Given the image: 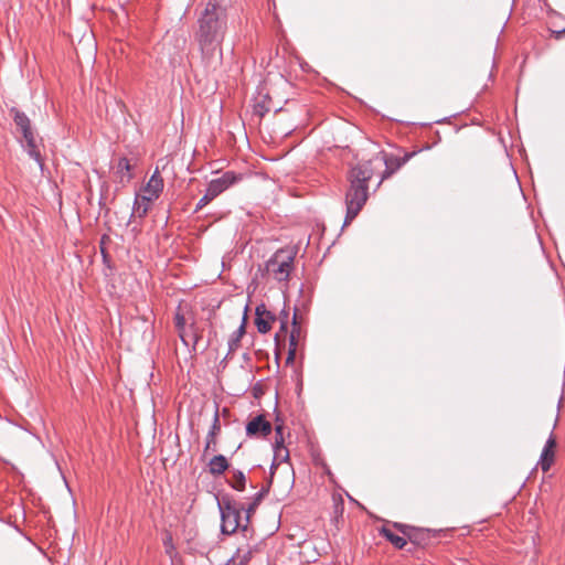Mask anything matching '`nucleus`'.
I'll return each instance as SVG.
<instances>
[{
	"label": "nucleus",
	"instance_id": "nucleus-1",
	"mask_svg": "<svg viewBox=\"0 0 565 565\" xmlns=\"http://www.w3.org/2000/svg\"><path fill=\"white\" fill-rule=\"evenodd\" d=\"M227 30V12L222 6L207 2L198 19L195 40L206 67L216 68L223 60L221 44Z\"/></svg>",
	"mask_w": 565,
	"mask_h": 565
},
{
	"label": "nucleus",
	"instance_id": "nucleus-2",
	"mask_svg": "<svg viewBox=\"0 0 565 565\" xmlns=\"http://www.w3.org/2000/svg\"><path fill=\"white\" fill-rule=\"evenodd\" d=\"M373 177L371 161H364L351 167L347 174L349 188L345 192L347 213L343 227L349 225L360 213L369 199V181Z\"/></svg>",
	"mask_w": 565,
	"mask_h": 565
},
{
	"label": "nucleus",
	"instance_id": "nucleus-3",
	"mask_svg": "<svg viewBox=\"0 0 565 565\" xmlns=\"http://www.w3.org/2000/svg\"><path fill=\"white\" fill-rule=\"evenodd\" d=\"M221 515V532L225 535L235 533L238 529L243 531L242 510L244 505L234 501L228 494L221 499L215 495Z\"/></svg>",
	"mask_w": 565,
	"mask_h": 565
},
{
	"label": "nucleus",
	"instance_id": "nucleus-4",
	"mask_svg": "<svg viewBox=\"0 0 565 565\" xmlns=\"http://www.w3.org/2000/svg\"><path fill=\"white\" fill-rule=\"evenodd\" d=\"M282 254L284 250H278L265 264L266 270L273 273L277 281L288 280L294 264L292 255L281 258Z\"/></svg>",
	"mask_w": 565,
	"mask_h": 565
},
{
	"label": "nucleus",
	"instance_id": "nucleus-5",
	"mask_svg": "<svg viewBox=\"0 0 565 565\" xmlns=\"http://www.w3.org/2000/svg\"><path fill=\"white\" fill-rule=\"evenodd\" d=\"M242 180V174L236 173L235 171H226L221 177L212 179L206 189L210 191V194H214L217 198L224 191L230 189L232 185L236 184Z\"/></svg>",
	"mask_w": 565,
	"mask_h": 565
},
{
	"label": "nucleus",
	"instance_id": "nucleus-6",
	"mask_svg": "<svg viewBox=\"0 0 565 565\" xmlns=\"http://www.w3.org/2000/svg\"><path fill=\"white\" fill-rule=\"evenodd\" d=\"M245 431L249 438H265L271 434L273 425L264 414H258L247 422Z\"/></svg>",
	"mask_w": 565,
	"mask_h": 565
},
{
	"label": "nucleus",
	"instance_id": "nucleus-7",
	"mask_svg": "<svg viewBox=\"0 0 565 565\" xmlns=\"http://www.w3.org/2000/svg\"><path fill=\"white\" fill-rule=\"evenodd\" d=\"M221 430V423H220V411L218 405L215 403V412L213 415V423L212 426L207 433L206 436V443L204 448V458L211 456L210 459H227L226 456L222 454H214L215 452V436Z\"/></svg>",
	"mask_w": 565,
	"mask_h": 565
},
{
	"label": "nucleus",
	"instance_id": "nucleus-8",
	"mask_svg": "<svg viewBox=\"0 0 565 565\" xmlns=\"http://www.w3.org/2000/svg\"><path fill=\"white\" fill-rule=\"evenodd\" d=\"M444 533V530H434L426 527H416L414 526L411 535H408V540L416 547L425 548L429 546L433 539H438Z\"/></svg>",
	"mask_w": 565,
	"mask_h": 565
},
{
	"label": "nucleus",
	"instance_id": "nucleus-9",
	"mask_svg": "<svg viewBox=\"0 0 565 565\" xmlns=\"http://www.w3.org/2000/svg\"><path fill=\"white\" fill-rule=\"evenodd\" d=\"M276 315L268 310L265 303L262 302L256 306L254 323L260 334L268 333L271 330V324L276 321Z\"/></svg>",
	"mask_w": 565,
	"mask_h": 565
},
{
	"label": "nucleus",
	"instance_id": "nucleus-10",
	"mask_svg": "<svg viewBox=\"0 0 565 565\" xmlns=\"http://www.w3.org/2000/svg\"><path fill=\"white\" fill-rule=\"evenodd\" d=\"M163 190V179L157 168L143 188L142 201H152L159 198Z\"/></svg>",
	"mask_w": 565,
	"mask_h": 565
},
{
	"label": "nucleus",
	"instance_id": "nucleus-11",
	"mask_svg": "<svg viewBox=\"0 0 565 565\" xmlns=\"http://www.w3.org/2000/svg\"><path fill=\"white\" fill-rule=\"evenodd\" d=\"M300 334H301V327H300V324L298 322L297 308H295L294 309V317H292V320H291V331H290V334H289L288 353H287V358H286V363L287 364H291L295 361L297 345H298V340L300 338Z\"/></svg>",
	"mask_w": 565,
	"mask_h": 565
},
{
	"label": "nucleus",
	"instance_id": "nucleus-12",
	"mask_svg": "<svg viewBox=\"0 0 565 565\" xmlns=\"http://www.w3.org/2000/svg\"><path fill=\"white\" fill-rule=\"evenodd\" d=\"M276 438L275 443L273 444V451L274 456L273 459H290V455L288 449L285 447L284 443V426L277 425L275 427Z\"/></svg>",
	"mask_w": 565,
	"mask_h": 565
},
{
	"label": "nucleus",
	"instance_id": "nucleus-13",
	"mask_svg": "<svg viewBox=\"0 0 565 565\" xmlns=\"http://www.w3.org/2000/svg\"><path fill=\"white\" fill-rule=\"evenodd\" d=\"M269 492V486L263 487L259 491H257L252 502L248 504L247 508L244 507V510L242 512H245V522L243 525V531H246L248 529V524L250 522L252 514L255 512L256 508L260 504L265 495Z\"/></svg>",
	"mask_w": 565,
	"mask_h": 565
},
{
	"label": "nucleus",
	"instance_id": "nucleus-14",
	"mask_svg": "<svg viewBox=\"0 0 565 565\" xmlns=\"http://www.w3.org/2000/svg\"><path fill=\"white\" fill-rule=\"evenodd\" d=\"M21 146L25 149L28 156L38 163L41 171H43L44 159L38 148L35 137L32 139L25 140L24 143L21 141Z\"/></svg>",
	"mask_w": 565,
	"mask_h": 565
},
{
	"label": "nucleus",
	"instance_id": "nucleus-15",
	"mask_svg": "<svg viewBox=\"0 0 565 565\" xmlns=\"http://www.w3.org/2000/svg\"><path fill=\"white\" fill-rule=\"evenodd\" d=\"M379 532L380 535L387 540L397 550H403L407 544V540L404 536L395 534L386 526H382Z\"/></svg>",
	"mask_w": 565,
	"mask_h": 565
},
{
	"label": "nucleus",
	"instance_id": "nucleus-16",
	"mask_svg": "<svg viewBox=\"0 0 565 565\" xmlns=\"http://www.w3.org/2000/svg\"><path fill=\"white\" fill-rule=\"evenodd\" d=\"M270 110L271 97L268 94L260 96V98L254 105V114L263 118Z\"/></svg>",
	"mask_w": 565,
	"mask_h": 565
},
{
	"label": "nucleus",
	"instance_id": "nucleus-17",
	"mask_svg": "<svg viewBox=\"0 0 565 565\" xmlns=\"http://www.w3.org/2000/svg\"><path fill=\"white\" fill-rule=\"evenodd\" d=\"M244 324H241L236 331H234L228 339V352L227 355H231L239 345V342L245 334Z\"/></svg>",
	"mask_w": 565,
	"mask_h": 565
},
{
	"label": "nucleus",
	"instance_id": "nucleus-18",
	"mask_svg": "<svg viewBox=\"0 0 565 565\" xmlns=\"http://www.w3.org/2000/svg\"><path fill=\"white\" fill-rule=\"evenodd\" d=\"M10 114L12 115V119L17 126V129H20L21 127H25L29 124H31V120L28 117V115L24 111L18 109L17 107H12L10 109Z\"/></svg>",
	"mask_w": 565,
	"mask_h": 565
},
{
	"label": "nucleus",
	"instance_id": "nucleus-19",
	"mask_svg": "<svg viewBox=\"0 0 565 565\" xmlns=\"http://www.w3.org/2000/svg\"><path fill=\"white\" fill-rule=\"evenodd\" d=\"M132 166L126 157H121L118 160L117 172L121 173V181L126 178V181L129 182L132 179V174L130 173Z\"/></svg>",
	"mask_w": 565,
	"mask_h": 565
},
{
	"label": "nucleus",
	"instance_id": "nucleus-20",
	"mask_svg": "<svg viewBox=\"0 0 565 565\" xmlns=\"http://www.w3.org/2000/svg\"><path fill=\"white\" fill-rule=\"evenodd\" d=\"M227 483L236 491H243L245 489V484H246V478H245L244 472L241 470H234L233 479L227 480Z\"/></svg>",
	"mask_w": 565,
	"mask_h": 565
},
{
	"label": "nucleus",
	"instance_id": "nucleus-21",
	"mask_svg": "<svg viewBox=\"0 0 565 565\" xmlns=\"http://www.w3.org/2000/svg\"><path fill=\"white\" fill-rule=\"evenodd\" d=\"M149 202L150 201H142V195H137L134 202V212L131 216L136 214L138 217H143L149 210Z\"/></svg>",
	"mask_w": 565,
	"mask_h": 565
},
{
	"label": "nucleus",
	"instance_id": "nucleus-22",
	"mask_svg": "<svg viewBox=\"0 0 565 565\" xmlns=\"http://www.w3.org/2000/svg\"><path fill=\"white\" fill-rule=\"evenodd\" d=\"M556 446V440L551 435L546 440L544 448L542 449L539 459H554V448Z\"/></svg>",
	"mask_w": 565,
	"mask_h": 565
},
{
	"label": "nucleus",
	"instance_id": "nucleus-23",
	"mask_svg": "<svg viewBox=\"0 0 565 565\" xmlns=\"http://www.w3.org/2000/svg\"><path fill=\"white\" fill-rule=\"evenodd\" d=\"M230 468V461H209V470L212 475L218 476Z\"/></svg>",
	"mask_w": 565,
	"mask_h": 565
},
{
	"label": "nucleus",
	"instance_id": "nucleus-24",
	"mask_svg": "<svg viewBox=\"0 0 565 565\" xmlns=\"http://www.w3.org/2000/svg\"><path fill=\"white\" fill-rule=\"evenodd\" d=\"M282 463H286L287 468L290 469L294 472V467L291 465V461H270V467H269V475H270V477H269V480H268L266 486H269V487L271 486L273 477L275 475V471Z\"/></svg>",
	"mask_w": 565,
	"mask_h": 565
},
{
	"label": "nucleus",
	"instance_id": "nucleus-25",
	"mask_svg": "<svg viewBox=\"0 0 565 565\" xmlns=\"http://www.w3.org/2000/svg\"><path fill=\"white\" fill-rule=\"evenodd\" d=\"M214 199V194H210V191L206 189L204 195L196 203L194 212H199Z\"/></svg>",
	"mask_w": 565,
	"mask_h": 565
},
{
	"label": "nucleus",
	"instance_id": "nucleus-26",
	"mask_svg": "<svg viewBox=\"0 0 565 565\" xmlns=\"http://www.w3.org/2000/svg\"><path fill=\"white\" fill-rule=\"evenodd\" d=\"M393 527L403 534V536L408 540V535H411L414 526L405 523L394 522Z\"/></svg>",
	"mask_w": 565,
	"mask_h": 565
},
{
	"label": "nucleus",
	"instance_id": "nucleus-27",
	"mask_svg": "<svg viewBox=\"0 0 565 565\" xmlns=\"http://www.w3.org/2000/svg\"><path fill=\"white\" fill-rule=\"evenodd\" d=\"M236 556V565H247L248 562L252 558V552L247 551L243 555H239V548H237L236 553L234 554Z\"/></svg>",
	"mask_w": 565,
	"mask_h": 565
},
{
	"label": "nucleus",
	"instance_id": "nucleus-28",
	"mask_svg": "<svg viewBox=\"0 0 565 565\" xmlns=\"http://www.w3.org/2000/svg\"><path fill=\"white\" fill-rule=\"evenodd\" d=\"M18 130L21 132L22 138H23V140H24V141H25V140H29V139H32V138H34V137H35V134H34V131H33V129H32L31 124H29V125H28V126H25V127H21V128H20V129H18Z\"/></svg>",
	"mask_w": 565,
	"mask_h": 565
},
{
	"label": "nucleus",
	"instance_id": "nucleus-29",
	"mask_svg": "<svg viewBox=\"0 0 565 565\" xmlns=\"http://www.w3.org/2000/svg\"><path fill=\"white\" fill-rule=\"evenodd\" d=\"M175 328L179 332L184 331L185 329V319L182 315L177 313L174 318Z\"/></svg>",
	"mask_w": 565,
	"mask_h": 565
},
{
	"label": "nucleus",
	"instance_id": "nucleus-30",
	"mask_svg": "<svg viewBox=\"0 0 565 565\" xmlns=\"http://www.w3.org/2000/svg\"><path fill=\"white\" fill-rule=\"evenodd\" d=\"M343 510H344V503H343V500L341 498H339V500H334V514L338 515V514H342L343 513Z\"/></svg>",
	"mask_w": 565,
	"mask_h": 565
},
{
	"label": "nucleus",
	"instance_id": "nucleus-31",
	"mask_svg": "<svg viewBox=\"0 0 565 565\" xmlns=\"http://www.w3.org/2000/svg\"><path fill=\"white\" fill-rule=\"evenodd\" d=\"M555 461H536V467L540 466L542 471L547 472Z\"/></svg>",
	"mask_w": 565,
	"mask_h": 565
},
{
	"label": "nucleus",
	"instance_id": "nucleus-32",
	"mask_svg": "<svg viewBox=\"0 0 565 565\" xmlns=\"http://www.w3.org/2000/svg\"><path fill=\"white\" fill-rule=\"evenodd\" d=\"M288 318H289V312L286 308V305L284 306V308L281 309L280 313H279V319H280V322L282 320H287L288 321Z\"/></svg>",
	"mask_w": 565,
	"mask_h": 565
},
{
	"label": "nucleus",
	"instance_id": "nucleus-33",
	"mask_svg": "<svg viewBox=\"0 0 565 565\" xmlns=\"http://www.w3.org/2000/svg\"><path fill=\"white\" fill-rule=\"evenodd\" d=\"M247 311H248V306H245L244 315H243L242 322H241V324H244L245 331H246V324H247Z\"/></svg>",
	"mask_w": 565,
	"mask_h": 565
},
{
	"label": "nucleus",
	"instance_id": "nucleus-34",
	"mask_svg": "<svg viewBox=\"0 0 565 565\" xmlns=\"http://www.w3.org/2000/svg\"><path fill=\"white\" fill-rule=\"evenodd\" d=\"M104 199H105V198H104V195L102 194V195H100V198H99L98 204H99L100 209H104V210H105V212L107 213L109 210L106 207V203H105Z\"/></svg>",
	"mask_w": 565,
	"mask_h": 565
},
{
	"label": "nucleus",
	"instance_id": "nucleus-35",
	"mask_svg": "<svg viewBox=\"0 0 565 565\" xmlns=\"http://www.w3.org/2000/svg\"><path fill=\"white\" fill-rule=\"evenodd\" d=\"M287 330H288V321L287 320H282L280 322V330L279 331L286 333Z\"/></svg>",
	"mask_w": 565,
	"mask_h": 565
},
{
	"label": "nucleus",
	"instance_id": "nucleus-36",
	"mask_svg": "<svg viewBox=\"0 0 565 565\" xmlns=\"http://www.w3.org/2000/svg\"><path fill=\"white\" fill-rule=\"evenodd\" d=\"M411 158V154H405L404 158L399 161L397 160L396 169H398L403 163H405Z\"/></svg>",
	"mask_w": 565,
	"mask_h": 565
},
{
	"label": "nucleus",
	"instance_id": "nucleus-37",
	"mask_svg": "<svg viewBox=\"0 0 565 565\" xmlns=\"http://www.w3.org/2000/svg\"><path fill=\"white\" fill-rule=\"evenodd\" d=\"M180 339L184 345L189 347V342L186 340V334L184 333V331L180 332Z\"/></svg>",
	"mask_w": 565,
	"mask_h": 565
},
{
	"label": "nucleus",
	"instance_id": "nucleus-38",
	"mask_svg": "<svg viewBox=\"0 0 565 565\" xmlns=\"http://www.w3.org/2000/svg\"><path fill=\"white\" fill-rule=\"evenodd\" d=\"M192 337H193V350H195V345L199 342L200 335L193 331Z\"/></svg>",
	"mask_w": 565,
	"mask_h": 565
},
{
	"label": "nucleus",
	"instance_id": "nucleus-39",
	"mask_svg": "<svg viewBox=\"0 0 565 565\" xmlns=\"http://www.w3.org/2000/svg\"><path fill=\"white\" fill-rule=\"evenodd\" d=\"M271 110H274V113H275V114H277V113H279V111H281V110H282V107H281V106L277 107V105H274V104L271 103Z\"/></svg>",
	"mask_w": 565,
	"mask_h": 565
},
{
	"label": "nucleus",
	"instance_id": "nucleus-40",
	"mask_svg": "<svg viewBox=\"0 0 565 565\" xmlns=\"http://www.w3.org/2000/svg\"><path fill=\"white\" fill-rule=\"evenodd\" d=\"M222 416H223L224 418L230 417V409H228V408H226V407H224V408L222 409Z\"/></svg>",
	"mask_w": 565,
	"mask_h": 565
},
{
	"label": "nucleus",
	"instance_id": "nucleus-41",
	"mask_svg": "<svg viewBox=\"0 0 565 565\" xmlns=\"http://www.w3.org/2000/svg\"><path fill=\"white\" fill-rule=\"evenodd\" d=\"M55 465H56V467H57L58 471H60L61 473H63V468H62V466H61V461L55 460ZM62 476H64V475H62ZM63 479H65V477H63ZM64 481L66 482V480H64Z\"/></svg>",
	"mask_w": 565,
	"mask_h": 565
},
{
	"label": "nucleus",
	"instance_id": "nucleus-42",
	"mask_svg": "<svg viewBox=\"0 0 565 565\" xmlns=\"http://www.w3.org/2000/svg\"><path fill=\"white\" fill-rule=\"evenodd\" d=\"M385 164H386V168H388V163H387V161H385ZM392 172H393V171H388V169H386V170H385V172H384V174H383V177H382V179H385V178H386V177H388Z\"/></svg>",
	"mask_w": 565,
	"mask_h": 565
},
{
	"label": "nucleus",
	"instance_id": "nucleus-43",
	"mask_svg": "<svg viewBox=\"0 0 565 565\" xmlns=\"http://www.w3.org/2000/svg\"><path fill=\"white\" fill-rule=\"evenodd\" d=\"M564 33H565V28L563 30L556 32V38L558 39Z\"/></svg>",
	"mask_w": 565,
	"mask_h": 565
},
{
	"label": "nucleus",
	"instance_id": "nucleus-44",
	"mask_svg": "<svg viewBox=\"0 0 565 565\" xmlns=\"http://www.w3.org/2000/svg\"><path fill=\"white\" fill-rule=\"evenodd\" d=\"M228 356H230V355H227V354H226V355L224 356V359L221 361V363H222V364H223V363H225Z\"/></svg>",
	"mask_w": 565,
	"mask_h": 565
},
{
	"label": "nucleus",
	"instance_id": "nucleus-45",
	"mask_svg": "<svg viewBox=\"0 0 565 565\" xmlns=\"http://www.w3.org/2000/svg\"><path fill=\"white\" fill-rule=\"evenodd\" d=\"M103 258L106 259V253L102 249Z\"/></svg>",
	"mask_w": 565,
	"mask_h": 565
},
{
	"label": "nucleus",
	"instance_id": "nucleus-46",
	"mask_svg": "<svg viewBox=\"0 0 565 565\" xmlns=\"http://www.w3.org/2000/svg\"><path fill=\"white\" fill-rule=\"evenodd\" d=\"M279 333H276L275 341L278 342Z\"/></svg>",
	"mask_w": 565,
	"mask_h": 565
}]
</instances>
